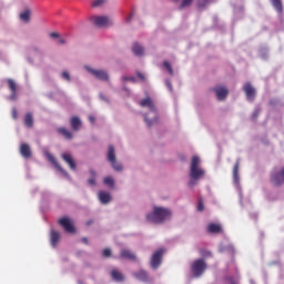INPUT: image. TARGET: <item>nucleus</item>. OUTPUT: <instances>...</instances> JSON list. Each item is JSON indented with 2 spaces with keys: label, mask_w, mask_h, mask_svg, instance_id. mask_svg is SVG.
I'll use <instances>...</instances> for the list:
<instances>
[{
  "label": "nucleus",
  "mask_w": 284,
  "mask_h": 284,
  "mask_svg": "<svg viewBox=\"0 0 284 284\" xmlns=\"http://www.w3.org/2000/svg\"><path fill=\"white\" fill-rule=\"evenodd\" d=\"M169 219H172V211L161 206H154L153 212L146 214L149 223H165Z\"/></svg>",
  "instance_id": "nucleus-1"
},
{
  "label": "nucleus",
  "mask_w": 284,
  "mask_h": 284,
  "mask_svg": "<svg viewBox=\"0 0 284 284\" xmlns=\"http://www.w3.org/2000/svg\"><path fill=\"white\" fill-rule=\"evenodd\" d=\"M201 159L197 155H194L191 160V166H190V182H189V187H194L196 185V181L199 179H202V176H205V171L201 168Z\"/></svg>",
  "instance_id": "nucleus-2"
},
{
  "label": "nucleus",
  "mask_w": 284,
  "mask_h": 284,
  "mask_svg": "<svg viewBox=\"0 0 284 284\" xmlns=\"http://www.w3.org/2000/svg\"><path fill=\"white\" fill-rule=\"evenodd\" d=\"M140 106L148 108V110L153 113L152 120H149L148 115H144V121H145L148 128H152V125L154 123H156V121H158V118H156L158 111H156V104L154 103V100L150 95H148L146 98H144L140 101Z\"/></svg>",
  "instance_id": "nucleus-3"
},
{
  "label": "nucleus",
  "mask_w": 284,
  "mask_h": 284,
  "mask_svg": "<svg viewBox=\"0 0 284 284\" xmlns=\"http://www.w3.org/2000/svg\"><path fill=\"white\" fill-rule=\"evenodd\" d=\"M270 181L273 187H281L284 185V166L273 169L270 174Z\"/></svg>",
  "instance_id": "nucleus-4"
},
{
  "label": "nucleus",
  "mask_w": 284,
  "mask_h": 284,
  "mask_svg": "<svg viewBox=\"0 0 284 284\" xmlns=\"http://www.w3.org/2000/svg\"><path fill=\"white\" fill-rule=\"evenodd\" d=\"M106 160L111 164V168H113V170H115V172L123 171V164L116 162V153L114 151V145H109L108 153H106Z\"/></svg>",
  "instance_id": "nucleus-5"
},
{
  "label": "nucleus",
  "mask_w": 284,
  "mask_h": 284,
  "mask_svg": "<svg viewBox=\"0 0 284 284\" xmlns=\"http://www.w3.org/2000/svg\"><path fill=\"white\" fill-rule=\"evenodd\" d=\"M191 270L195 278H199V276H202L203 272L207 270V264L205 263V260L199 258L192 263Z\"/></svg>",
  "instance_id": "nucleus-6"
},
{
  "label": "nucleus",
  "mask_w": 284,
  "mask_h": 284,
  "mask_svg": "<svg viewBox=\"0 0 284 284\" xmlns=\"http://www.w3.org/2000/svg\"><path fill=\"white\" fill-rule=\"evenodd\" d=\"M163 254H165V250L159 248L151 256V267L152 270H159L161 267V263L163 261Z\"/></svg>",
  "instance_id": "nucleus-7"
},
{
  "label": "nucleus",
  "mask_w": 284,
  "mask_h": 284,
  "mask_svg": "<svg viewBox=\"0 0 284 284\" xmlns=\"http://www.w3.org/2000/svg\"><path fill=\"white\" fill-rule=\"evenodd\" d=\"M91 21L97 28H108V26H112V20L108 16H93L91 17Z\"/></svg>",
  "instance_id": "nucleus-8"
},
{
  "label": "nucleus",
  "mask_w": 284,
  "mask_h": 284,
  "mask_svg": "<svg viewBox=\"0 0 284 284\" xmlns=\"http://www.w3.org/2000/svg\"><path fill=\"white\" fill-rule=\"evenodd\" d=\"M59 225L64 229L65 232L69 234H74L77 232V229H74V224H72V220L70 217H61L58 221Z\"/></svg>",
  "instance_id": "nucleus-9"
},
{
  "label": "nucleus",
  "mask_w": 284,
  "mask_h": 284,
  "mask_svg": "<svg viewBox=\"0 0 284 284\" xmlns=\"http://www.w3.org/2000/svg\"><path fill=\"white\" fill-rule=\"evenodd\" d=\"M88 72H90V74H93V77H95V79H99V81H109L110 77L108 75V72H105L104 70H97V69H92V68H87Z\"/></svg>",
  "instance_id": "nucleus-10"
},
{
  "label": "nucleus",
  "mask_w": 284,
  "mask_h": 284,
  "mask_svg": "<svg viewBox=\"0 0 284 284\" xmlns=\"http://www.w3.org/2000/svg\"><path fill=\"white\" fill-rule=\"evenodd\" d=\"M243 90L246 94L247 101H254V99H256V89L252 87V83L246 82L243 87Z\"/></svg>",
  "instance_id": "nucleus-11"
},
{
  "label": "nucleus",
  "mask_w": 284,
  "mask_h": 284,
  "mask_svg": "<svg viewBox=\"0 0 284 284\" xmlns=\"http://www.w3.org/2000/svg\"><path fill=\"white\" fill-rule=\"evenodd\" d=\"M7 83H8L9 90L11 92V95L9 99L11 101H17V90H19V85L12 79H8Z\"/></svg>",
  "instance_id": "nucleus-12"
},
{
  "label": "nucleus",
  "mask_w": 284,
  "mask_h": 284,
  "mask_svg": "<svg viewBox=\"0 0 284 284\" xmlns=\"http://www.w3.org/2000/svg\"><path fill=\"white\" fill-rule=\"evenodd\" d=\"M213 91L219 101H224V99H227V94H230V91L225 87H215Z\"/></svg>",
  "instance_id": "nucleus-13"
},
{
  "label": "nucleus",
  "mask_w": 284,
  "mask_h": 284,
  "mask_svg": "<svg viewBox=\"0 0 284 284\" xmlns=\"http://www.w3.org/2000/svg\"><path fill=\"white\" fill-rule=\"evenodd\" d=\"M31 17H32V10H30V8H26L22 12L19 13V19L23 23H30Z\"/></svg>",
  "instance_id": "nucleus-14"
},
{
  "label": "nucleus",
  "mask_w": 284,
  "mask_h": 284,
  "mask_svg": "<svg viewBox=\"0 0 284 284\" xmlns=\"http://www.w3.org/2000/svg\"><path fill=\"white\" fill-rule=\"evenodd\" d=\"M20 154L23 159H31L32 150H30V145H28V143H22L20 145Z\"/></svg>",
  "instance_id": "nucleus-15"
},
{
  "label": "nucleus",
  "mask_w": 284,
  "mask_h": 284,
  "mask_svg": "<svg viewBox=\"0 0 284 284\" xmlns=\"http://www.w3.org/2000/svg\"><path fill=\"white\" fill-rule=\"evenodd\" d=\"M99 200L103 205H108V203H110V201H112V195L109 192L100 191Z\"/></svg>",
  "instance_id": "nucleus-16"
},
{
  "label": "nucleus",
  "mask_w": 284,
  "mask_h": 284,
  "mask_svg": "<svg viewBox=\"0 0 284 284\" xmlns=\"http://www.w3.org/2000/svg\"><path fill=\"white\" fill-rule=\"evenodd\" d=\"M62 159L65 161V163H68L71 170H77V163L70 153H63Z\"/></svg>",
  "instance_id": "nucleus-17"
},
{
  "label": "nucleus",
  "mask_w": 284,
  "mask_h": 284,
  "mask_svg": "<svg viewBox=\"0 0 284 284\" xmlns=\"http://www.w3.org/2000/svg\"><path fill=\"white\" fill-rule=\"evenodd\" d=\"M60 240H61V234L54 230H51L50 241H51L52 247H57Z\"/></svg>",
  "instance_id": "nucleus-18"
},
{
  "label": "nucleus",
  "mask_w": 284,
  "mask_h": 284,
  "mask_svg": "<svg viewBox=\"0 0 284 284\" xmlns=\"http://www.w3.org/2000/svg\"><path fill=\"white\" fill-rule=\"evenodd\" d=\"M120 257L126 258L128 261H136V255L132 253V251L125 248L120 252Z\"/></svg>",
  "instance_id": "nucleus-19"
},
{
  "label": "nucleus",
  "mask_w": 284,
  "mask_h": 284,
  "mask_svg": "<svg viewBox=\"0 0 284 284\" xmlns=\"http://www.w3.org/2000/svg\"><path fill=\"white\" fill-rule=\"evenodd\" d=\"M70 125L74 132H79L81 130V119L79 116H72L70 119Z\"/></svg>",
  "instance_id": "nucleus-20"
},
{
  "label": "nucleus",
  "mask_w": 284,
  "mask_h": 284,
  "mask_svg": "<svg viewBox=\"0 0 284 284\" xmlns=\"http://www.w3.org/2000/svg\"><path fill=\"white\" fill-rule=\"evenodd\" d=\"M111 276H112L113 281H116L118 283H122V281L125 280L123 274L121 272H119V270H116V268L111 271Z\"/></svg>",
  "instance_id": "nucleus-21"
},
{
  "label": "nucleus",
  "mask_w": 284,
  "mask_h": 284,
  "mask_svg": "<svg viewBox=\"0 0 284 284\" xmlns=\"http://www.w3.org/2000/svg\"><path fill=\"white\" fill-rule=\"evenodd\" d=\"M133 276H135V278H138V281H142L143 283H146L148 281V272H145L144 270H140L136 273H133Z\"/></svg>",
  "instance_id": "nucleus-22"
},
{
  "label": "nucleus",
  "mask_w": 284,
  "mask_h": 284,
  "mask_svg": "<svg viewBox=\"0 0 284 284\" xmlns=\"http://www.w3.org/2000/svg\"><path fill=\"white\" fill-rule=\"evenodd\" d=\"M24 125H26V128L34 126V118L32 116L31 112H29L24 115Z\"/></svg>",
  "instance_id": "nucleus-23"
},
{
  "label": "nucleus",
  "mask_w": 284,
  "mask_h": 284,
  "mask_svg": "<svg viewBox=\"0 0 284 284\" xmlns=\"http://www.w3.org/2000/svg\"><path fill=\"white\" fill-rule=\"evenodd\" d=\"M57 132H58V134H61L62 136H64V139H68V140H70V139H73V134L70 132V131H68V129H65V128H58L57 129Z\"/></svg>",
  "instance_id": "nucleus-24"
},
{
  "label": "nucleus",
  "mask_w": 284,
  "mask_h": 284,
  "mask_svg": "<svg viewBox=\"0 0 284 284\" xmlns=\"http://www.w3.org/2000/svg\"><path fill=\"white\" fill-rule=\"evenodd\" d=\"M273 8L278 12V14H283V2L281 0H271Z\"/></svg>",
  "instance_id": "nucleus-25"
},
{
  "label": "nucleus",
  "mask_w": 284,
  "mask_h": 284,
  "mask_svg": "<svg viewBox=\"0 0 284 284\" xmlns=\"http://www.w3.org/2000/svg\"><path fill=\"white\" fill-rule=\"evenodd\" d=\"M133 53L136 55V57H143L145 50L141 47V44L139 43H134L133 44Z\"/></svg>",
  "instance_id": "nucleus-26"
},
{
  "label": "nucleus",
  "mask_w": 284,
  "mask_h": 284,
  "mask_svg": "<svg viewBox=\"0 0 284 284\" xmlns=\"http://www.w3.org/2000/svg\"><path fill=\"white\" fill-rule=\"evenodd\" d=\"M207 231L211 232V234H219V232H221V225L211 223L207 226Z\"/></svg>",
  "instance_id": "nucleus-27"
},
{
  "label": "nucleus",
  "mask_w": 284,
  "mask_h": 284,
  "mask_svg": "<svg viewBox=\"0 0 284 284\" xmlns=\"http://www.w3.org/2000/svg\"><path fill=\"white\" fill-rule=\"evenodd\" d=\"M240 163L239 162H236L235 164H234V168H233V181L235 182V183H239V168H240Z\"/></svg>",
  "instance_id": "nucleus-28"
},
{
  "label": "nucleus",
  "mask_w": 284,
  "mask_h": 284,
  "mask_svg": "<svg viewBox=\"0 0 284 284\" xmlns=\"http://www.w3.org/2000/svg\"><path fill=\"white\" fill-rule=\"evenodd\" d=\"M200 256H202V258H212V253L205 248H200Z\"/></svg>",
  "instance_id": "nucleus-29"
},
{
  "label": "nucleus",
  "mask_w": 284,
  "mask_h": 284,
  "mask_svg": "<svg viewBox=\"0 0 284 284\" xmlns=\"http://www.w3.org/2000/svg\"><path fill=\"white\" fill-rule=\"evenodd\" d=\"M194 0H182L179 10H184V8H190V6H192V2Z\"/></svg>",
  "instance_id": "nucleus-30"
},
{
  "label": "nucleus",
  "mask_w": 284,
  "mask_h": 284,
  "mask_svg": "<svg viewBox=\"0 0 284 284\" xmlns=\"http://www.w3.org/2000/svg\"><path fill=\"white\" fill-rule=\"evenodd\" d=\"M49 161H51V163H53V165L57 168V170H59L60 172H63L65 174V171H63L61 169V165H59V162H57V160L54 159V156L49 155Z\"/></svg>",
  "instance_id": "nucleus-31"
},
{
  "label": "nucleus",
  "mask_w": 284,
  "mask_h": 284,
  "mask_svg": "<svg viewBox=\"0 0 284 284\" xmlns=\"http://www.w3.org/2000/svg\"><path fill=\"white\" fill-rule=\"evenodd\" d=\"M163 67L166 69L171 77H174V70L172 69V64H170L168 61H164Z\"/></svg>",
  "instance_id": "nucleus-32"
},
{
  "label": "nucleus",
  "mask_w": 284,
  "mask_h": 284,
  "mask_svg": "<svg viewBox=\"0 0 284 284\" xmlns=\"http://www.w3.org/2000/svg\"><path fill=\"white\" fill-rule=\"evenodd\" d=\"M103 183L104 185H109V187H114V179L112 176L104 178Z\"/></svg>",
  "instance_id": "nucleus-33"
},
{
  "label": "nucleus",
  "mask_w": 284,
  "mask_h": 284,
  "mask_svg": "<svg viewBox=\"0 0 284 284\" xmlns=\"http://www.w3.org/2000/svg\"><path fill=\"white\" fill-rule=\"evenodd\" d=\"M102 255L104 258H110V256H112V251L110 248H104Z\"/></svg>",
  "instance_id": "nucleus-34"
},
{
  "label": "nucleus",
  "mask_w": 284,
  "mask_h": 284,
  "mask_svg": "<svg viewBox=\"0 0 284 284\" xmlns=\"http://www.w3.org/2000/svg\"><path fill=\"white\" fill-rule=\"evenodd\" d=\"M105 3V0H93V8H99V6H103Z\"/></svg>",
  "instance_id": "nucleus-35"
},
{
  "label": "nucleus",
  "mask_w": 284,
  "mask_h": 284,
  "mask_svg": "<svg viewBox=\"0 0 284 284\" xmlns=\"http://www.w3.org/2000/svg\"><path fill=\"white\" fill-rule=\"evenodd\" d=\"M203 210H205V205L203 204V200H199L197 212H203Z\"/></svg>",
  "instance_id": "nucleus-36"
},
{
  "label": "nucleus",
  "mask_w": 284,
  "mask_h": 284,
  "mask_svg": "<svg viewBox=\"0 0 284 284\" xmlns=\"http://www.w3.org/2000/svg\"><path fill=\"white\" fill-rule=\"evenodd\" d=\"M207 1H209V0H197V6H199L200 8H205V6H207Z\"/></svg>",
  "instance_id": "nucleus-37"
},
{
  "label": "nucleus",
  "mask_w": 284,
  "mask_h": 284,
  "mask_svg": "<svg viewBox=\"0 0 284 284\" xmlns=\"http://www.w3.org/2000/svg\"><path fill=\"white\" fill-rule=\"evenodd\" d=\"M258 114H261V110H255L254 112H253V114H252V120L253 121H256V119H258Z\"/></svg>",
  "instance_id": "nucleus-38"
},
{
  "label": "nucleus",
  "mask_w": 284,
  "mask_h": 284,
  "mask_svg": "<svg viewBox=\"0 0 284 284\" xmlns=\"http://www.w3.org/2000/svg\"><path fill=\"white\" fill-rule=\"evenodd\" d=\"M62 79H65V81H70V73H68L67 71L62 72Z\"/></svg>",
  "instance_id": "nucleus-39"
},
{
  "label": "nucleus",
  "mask_w": 284,
  "mask_h": 284,
  "mask_svg": "<svg viewBox=\"0 0 284 284\" xmlns=\"http://www.w3.org/2000/svg\"><path fill=\"white\" fill-rule=\"evenodd\" d=\"M89 185H97V178H91L88 180Z\"/></svg>",
  "instance_id": "nucleus-40"
},
{
  "label": "nucleus",
  "mask_w": 284,
  "mask_h": 284,
  "mask_svg": "<svg viewBox=\"0 0 284 284\" xmlns=\"http://www.w3.org/2000/svg\"><path fill=\"white\" fill-rule=\"evenodd\" d=\"M50 37H51V39H60L61 34H59L57 32H51Z\"/></svg>",
  "instance_id": "nucleus-41"
},
{
  "label": "nucleus",
  "mask_w": 284,
  "mask_h": 284,
  "mask_svg": "<svg viewBox=\"0 0 284 284\" xmlns=\"http://www.w3.org/2000/svg\"><path fill=\"white\" fill-rule=\"evenodd\" d=\"M89 174H90L91 179H97V171H94L93 169H91L89 171Z\"/></svg>",
  "instance_id": "nucleus-42"
},
{
  "label": "nucleus",
  "mask_w": 284,
  "mask_h": 284,
  "mask_svg": "<svg viewBox=\"0 0 284 284\" xmlns=\"http://www.w3.org/2000/svg\"><path fill=\"white\" fill-rule=\"evenodd\" d=\"M17 116H19V112L17 111V108L12 109V118L17 119Z\"/></svg>",
  "instance_id": "nucleus-43"
},
{
  "label": "nucleus",
  "mask_w": 284,
  "mask_h": 284,
  "mask_svg": "<svg viewBox=\"0 0 284 284\" xmlns=\"http://www.w3.org/2000/svg\"><path fill=\"white\" fill-rule=\"evenodd\" d=\"M136 75H138V79H140L141 81H145V75H143V73L138 72Z\"/></svg>",
  "instance_id": "nucleus-44"
},
{
  "label": "nucleus",
  "mask_w": 284,
  "mask_h": 284,
  "mask_svg": "<svg viewBox=\"0 0 284 284\" xmlns=\"http://www.w3.org/2000/svg\"><path fill=\"white\" fill-rule=\"evenodd\" d=\"M89 121L90 123H94V121H97V118H94V115H89Z\"/></svg>",
  "instance_id": "nucleus-45"
},
{
  "label": "nucleus",
  "mask_w": 284,
  "mask_h": 284,
  "mask_svg": "<svg viewBox=\"0 0 284 284\" xmlns=\"http://www.w3.org/2000/svg\"><path fill=\"white\" fill-rule=\"evenodd\" d=\"M82 243H84V245H89L90 243L88 242V237H82L81 239Z\"/></svg>",
  "instance_id": "nucleus-46"
},
{
  "label": "nucleus",
  "mask_w": 284,
  "mask_h": 284,
  "mask_svg": "<svg viewBox=\"0 0 284 284\" xmlns=\"http://www.w3.org/2000/svg\"><path fill=\"white\" fill-rule=\"evenodd\" d=\"M166 85H168L169 90H172V82H170V80H166Z\"/></svg>",
  "instance_id": "nucleus-47"
},
{
  "label": "nucleus",
  "mask_w": 284,
  "mask_h": 284,
  "mask_svg": "<svg viewBox=\"0 0 284 284\" xmlns=\"http://www.w3.org/2000/svg\"><path fill=\"white\" fill-rule=\"evenodd\" d=\"M59 43H61V45H64V43H65V39L60 38V39H59Z\"/></svg>",
  "instance_id": "nucleus-48"
},
{
  "label": "nucleus",
  "mask_w": 284,
  "mask_h": 284,
  "mask_svg": "<svg viewBox=\"0 0 284 284\" xmlns=\"http://www.w3.org/2000/svg\"><path fill=\"white\" fill-rule=\"evenodd\" d=\"M124 81H133L134 82V78H123Z\"/></svg>",
  "instance_id": "nucleus-49"
},
{
  "label": "nucleus",
  "mask_w": 284,
  "mask_h": 284,
  "mask_svg": "<svg viewBox=\"0 0 284 284\" xmlns=\"http://www.w3.org/2000/svg\"><path fill=\"white\" fill-rule=\"evenodd\" d=\"M100 98L102 99V101H105V97H103V94H100Z\"/></svg>",
  "instance_id": "nucleus-50"
},
{
  "label": "nucleus",
  "mask_w": 284,
  "mask_h": 284,
  "mask_svg": "<svg viewBox=\"0 0 284 284\" xmlns=\"http://www.w3.org/2000/svg\"><path fill=\"white\" fill-rule=\"evenodd\" d=\"M128 21H132V16H130V17L128 18Z\"/></svg>",
  "instance_id": "nucleus-51"
},
{
  "label": "nucleus",
  "mask_w": 284,
  "mask_h": 284,
  "mask_svg": "<svg viewBox=\"0 0 284 284\" xmlns=\"http://www.w3.org/2000/svg\"><path fill=\"white\" fill-rule=\"evenodd\" d=\"M175 2H178L179 0H174Z\"/></svg>",
  "instance_id": "nucleus-52"
}]
</instances>
